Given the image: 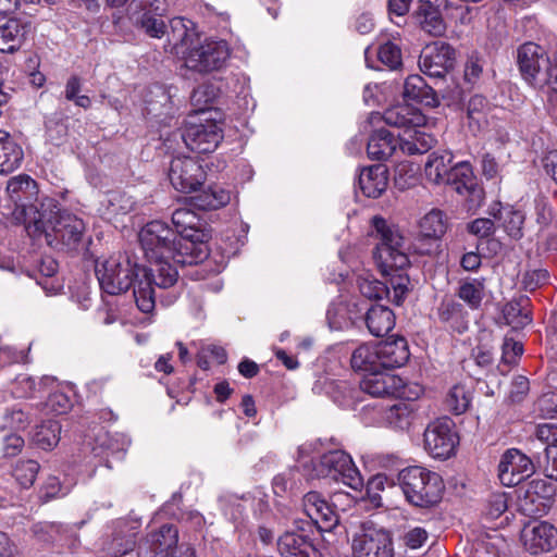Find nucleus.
I'll list each match as a JSON object with an SVG mask.
<instances>
[{
    "label": "nucleus",
    "mask_w": 557,
    "mask_h": 557,
    "mask_svg": "<svg viewBox=\"0 0 557 557\" xmlns=\"http://www.w3.org/2000/svg\"><path fill=\"white\" fill-rule=\"evenodd\" d=\"M372 227L380 239L373 250V258L385 281L359 277V290L366 298L375 300L387 298L400 306L410 286V278L406 273L410 260L405 237L397 226L388 224L382 216H373Z\"/></svg>",
    "instance_id": "1"
},
{
    "label": "nucleus",
    "mask_w": 557,
    "mask_h": 557,
    "mask_svg": "<svg viewBox=\"0 0 557 557\" xmlns=\"http://www.w3.org/2000/svg\"><path fill=\"white\" fill-rule=\"evenodd\" d=\"M138 239L148 260L171 258L175 264L194 265L208 259V245L195 247L193 243L182 242L177 234L163 221L153 220L139 232Z\"/></svg>",
    "instance_id": "2"
},
{
    "label": "nucleus",
    "mask_w": 557,
    "mask_h": 557,
    "mask_svg": "<svg viewBox=\"0 0 557 557\" xmlns=\"http://www.w3.org/2000/svg\"><path fill=\"white\" fill-rule=\"evenodd\" d=\"M27 231L35 237L44 235L49 246L66 251H78L86 242L85 222L66 210L36 208Z\"/></svg>",
    "instance_id": "3"
},
{
    "label": "nucleus",
    "mask_w": 557,
    "mask_h": 557,
    "mask_svg": "<svg viewBox=\"0 0 557 557\" xmlns=\"http://www.w3.org/2000/svg\"><path fill=\"white\" fill-rule=\"evenodd\" d=\"M398 483L406 499L413 506L430 508L442 499L444 484L436 472L413 466L398 473Z\"/></svg>",
    "instance_id": "4"
},
{
    "label": "nucleus",
    "mask_w": 557,
    "mask_h": 557,
    "mask_svg": "<svg viewBox=\"0 0 557 557\" xmlns=\"http://www.w3.org/2000/svg\"><path fill=\"white\" fill-rule=\"evenodd\" d=\"M171 260V258L150 259L149 268L140 265V278H138V285H135L134 298L141 312L150 313L154 309V287L166 289L177 283L178 272Z\"/></svg>",
    "instance_id": "5"
},
{
    "label": "nucleus",
    "mask_w": 557,
    "mask_h": 557,
    "mask_svg": "<svg viewBox=\"0 0 557 557\" xmlns=\"http://www.w3.org/2000/svg\"><path fill=\"white\" fill-rule=\"evenodd\" d=\"M95 273L104 293L120 295L138 285L140 265L128 255L119 253L102 262L96 261Z\"/></svg>",
    "instance_id": "6"
},
{
    "label": "nucleus",
    "mask_w": 557,
    "mask_h": 557,
    "mask_svg": "<svg viewBox=\"0 0 557 557\" xmlns=\"http://www.w3.org/2000/svg\"><path fill=\"white\" fill-rule=\"evenodd\" d=\"M312 479H324L361 491L363 478L355 466L350 455L343 450H331L310 462Z\"/></svg>",
    "instance_id": "7"
},
{
    "label": "nucleus",
    "mask_w": 557,
    "mask_h": 557,
    "mask_svg": "<svg viewBox=\"0 0 557 557\" xmlns=\"http://www.w3.org/2000/svg\"><path fill=\"white\" fill-rule=\"evenodd\" d=\"M231 55V49L225 40H206L189 48L184 55L187 70L209 74L222 70Z\"/></svg>",
    "instance_id": "8"
},
{
    "label": "nucleus",
    "mask_w": 557,
    "mask_h": 557,
    "mask_svg": "<svg viewBox=\"0 0 557 557\" xmlns=\"http://www.w3.org/2000/svg\"><path fill=\"white\" fill-rule=\"evenodd\" d=\"M459 436L451 419L444 417L428 424L423 433L424 449L430 456L445 460L455 454Z\"/></svg>",
    "instance_id": "9"
},
{
    "label": "nucleus",
    "mask_w": 557,
    "mask_h": 557,
    "mask_svg": "<svg viewBox=\"0 0 557 557\" xmlns=\"http://www.w3.org/2000/svg\"><path fill=\"white\" fill-rule=\"evenodd\" d=\"M203 166L194 158L178 156L171 160L169 178L172 186L182 193L198 191L206 181Z\"/></svg>",
    "instance_id": "10"
},
{
    "label": "nucleus",
    "mask_w": 557,
    "mask_h": 557,
    "mask_svg": "<svg viewBox=\"0 0 557 557\" xmlns=\"http://www.w3.org/2000/svg\"><path fill=\"white\" fill-rule=\"evenodd\" d=\"M456 51L447 42L435 41L426 45L419 57L421 72L431 78H444L454 67Z\"/></svg>",
    "instance_id": "11"
},
{
    "label": "nucleus",
    "mask_w": 557,
    "mask_h": 557,
    "mask_svg": "<svg viewBox=\"0 0 557 557\" xmlns=\"http://www.w3.org/2000/svg\"><path fill=\"white\" fill-rule=\"evenodd\" d=\"M550 55L546 49L533 41H525L517 48L516 62L523 81L531 87L539 85L543 67Z\"/></svg>",
    "instance_id": "12"
},
{
    "label": "nucleus",
    "mask_w": 557,
    "mask_h": 557,
    "mask_svg": "<svg viewBox=\"0 0 557 557\" xmlns=\"http://www.w3.org/2000/svg\"><path fill=\"white\" fill-rule=\"evenodd\" d=\"M363 533L352 541L355 557H394L393 542L389 532L376 530L370 524H361Z\"/></svg>",
    "instance_id": "13"
},
{
    "label": "nucleus",
    "mask_w": 557,
    "mask_h": 557,
    "mask_svg": "<svg viewBox=\"0 0 557 557\" xmlns=\"http://www.w3.org/2000/svg\"><path fill=\"white\" fill-rule=\"evenodd\" d=\"M181 137L189 150L197 153H210L223 139V133L215 122L207 120L206 123L187 125L182 131Z\"/></svg>",
    "instance_id": "14"
},
{
    "label": "nucleus",
    "mask_w": 557,
    "mask_h": 557,
    "mask_svg": "<svg viewBox=\"0 0 557 557\" xmlns=\"http://www.w3.org/2000/svg\"><path fill=\"white\" fill-rule=\"evenodd\" d=\"M535 471L533 461L516 448L507 449L498 463V478L505 486H516Z\"/></svg>",
    "instance_id": "15"
},
{
    "label": "nucleus",
    "mask_w": 557,
    "mask_h": 557,
    "mask_svg": "<svg viewBox=\"0 0 557 557\" xmlns=\"http://www.w3.org/2000/svg\"><path fill=\"white\" fill-rule=\"evenodd\" d=\"M177 88L162 84H152L145 95V111L147 115L164 123L176 112L175 98Z\"/></svg>",
    "instance_id": "16"
},
{
    "label": "nucleus",
    "mask_w": 557,
    "mask_h": 557,
    "mask_svg": "<svg viewBox=\"0 0 557 557\" xmlns=\"http://www.w3.org/2000/svg\"><path fill=\"white\" fill-rule=\"evenodd\" d=\"M520 537L524 548L533 555L557 547L555 524H523Z\"/></svg>",
    "instance_id": "17"
},
{
    "label": "nucleus",
    "mask_w": 557,
    "mask_h": 557,
    "mask_svg": "<svg viewBox=\"0 0 557 557\" xmlns=\"http://www.w3.org/2000/svg\"><path fill=\"white\" fill-rule=\"evenodd\" d=\"M177 543L178 530L175 524H160L146 534L139 547L149 550L150 557H169Z\"/></svg>",
    "instance_id": "18"
},
{
    "label": "nucleus",
    "mask_w": 557,
    "mask_h": 557,
    "mask_svg": "<svg viewBox=\"0 0 557 557\" xmlns=\"http://www.w3.org/2000/svg\"><path fill=\"white\" fill-rule=\"evenodd\" d=\"M172 223L177 237L185 242L193 243L195 247L207 245L209 235L198 227L199 216L187 208H178L172 213Z\"/></svg>",
    "instance_id": "19"
},
{
    "label": "nucleus",
    "mask_w": 557,
    "mask_h": 557,
    "mask_svg": "<svg viewBox=\"0 0 557 557\" xmlns=\"http://www.w3.org/2000/svg\"><path fill=\"white\" fill-rule=\"evenodd\" d=\"M435 314L438 322L451 332L462 334L469 327V312L454 298H443L436 307Z\"/></svg>",
    "instance_id": "20"
},
{
    "label": "nucleus",
    "mask_w": 557,
    "mask_h": 557,
    "mask_svg": "<svg viewBox=\"0 0 557 557\" xmlns=\"http://www.w3.org/2000/svg\"><path fill=\"white\" fill-rule=\"evenodd\" d=\"M447 0H419L417 17L421 28L432 36H442L446 24L442 17V8L447 7Z\"/></svg>",
    "instance_id": "21"
},
{
    "label": "nucleus",
    "mask_w": 557,
    "mask_h": 557,
    "mask_svg": "<svg viewBox=\"0 0 557 557\" xmlns=\"http://www.w3.org/2000/svg\"><path fill=\"white\" fill-rule=\"evenodd\" d=\"M400 144V134L394 135L385 128L374 131L368 140L367 153L371 160L387 161Z\"/></svg>",
    "instance_id": "22"
},
{
    "label": "nucleus",
    "mask_w": 557,
    "mask_h": 557,
    "mask_svg": "<svg viewBox=\"0 0 557 557\" xmlns=\"http://www.w3.org/2000/svg\"><path fill=\"white\" fill-rule=\"evenodd\" d=\"M401 385L398 376L382 373L376 370L367 373L360 381V389L373 397H385L395 395Z\"/></svg>",
    "instance_id": "23"
},
{
    "label": "nucleus",
    "mask_w": 557,
    "mask_h": 557,
    "mask_svg": "<svg viewBox=\"0 0 557 557\" xmlns=\"http://www.w3.org/2000/svg\"><path fill=\"white\" fill-rule=\"evenodd\" d=\"M381 370L403 367L409 360V348L404 337L377 343Z\"/></svg>",
    "instance_id": "24"
},
{
    "label": "nucleus",
    "mask_w": 557,
    "mask_h": 557,
    "mask_svg": "<svg viewBox=\"0 0 557 557\" xmlns=\"http://www.w3.org/2000/svg\"><path fill=\"white\" fill-rule=\"evenodd\" d=\"M387 168L381 163L362 169L358 183L363 195L369 198L380 197L387 187Z\"/></svg>",
    "instance_id": "25"
},
{
    "label": "nucleus",
    "mask_w": 557,
    "mask_h": 557,
    "mask_svg": "<svg viewBox=\"0 0 557 557\" xmlns=\"http://www.w3.org/2000/svg\"><path fill=\"white\" fill-rule=\"evenodd\" d=\"M405 100L421 103L430 108L440 104L436 91L420 75H410L404 84Z\"/></svg>",
    "instance_id": "26"
},
{
    "label": "nucleus",
    "mask_w": 557,
    "mask_h": 557,
    "mask_svg": "<svg viewBox=\"0 0 557 557\" xmlns=\"http://www.w3.org/2000/svg\"><path fill=\"white\" fill-rule=\"evenodd\" d=\"M384 122L393 127L404 128L405 133L424 124V115L410 106H397L386 110L383 114Z\"/></svg>",
    "instance_id": "27"
},
{
    "label": "nucleus",
    "mask_w": 557,
    "mask_h": 557,
    "mask_svg": "<svg viewBox=\"0 0 557 557\" xmlns=\"http://www.w3.org/2000/svg\"><path fill=\"white\" fill-rule=\"evenodd\" d=\"M24 160L22 147L11 135L0 129V174L8 175L17 170Z\"/></svg>",
    "instance_id": "28"
},
{
    "label": "nucleus",
    "mask_w": 557,
    "mask_h": 557,
    "mask_svg": "<svg viewBox=\"0 0 557 557\" xmlns=\"http://www.w3.org/2000/svg\"><path fill=\"white\" fill-rule=\"evenodd\" d=\"M418 416L417 403L398 400L385 410L384 419L389 426L404 431L409 429Z\"/></svg>",
    "instance_id": "29"
},
{
    "label": "nucleus",
    "mask_w": 557,
    "mask_h": 557,
    "mask_svg": "<svg viewBox=\"0 0 557 557\" xmlns=\"http://www.w3.org/2000/svg\"><path fill=\"white\" fill-rule=\"evenodd\" d=\"M366 324L373 336L382 337L394 329L395 314L386 306L372 305L367 311Z\"/></svg>",
    "instance_id": "30"
},
{
    "label": "nucleus",
    "mask_w": 557,
    "mask_h": 557,
    "mask_svg": "<svg viewBox=\"0 0 557 557\" xmlns=\"http://www.w3.org/2000/svg\"><path fill=\"white\" fill-rule=\"evenodd\" d=\"M28 25L17 18H10L0 26V51L12 53L20 49L26 34Z\"/></svg>",
    "instance_id": "31"
},
{
    "label": "nucleus",
    "mask_w": 557,
    "mask_h": 557,
    "mask_svg": "<svg viewBox=\"0 0 557 557\" xmlns=\"http://www.w3.org/2000/svg\"><path fill=\"white\" fill-rule=\"evenodd\" d=\"M278 548L283 557H321V553L311 542L295 533H286L280 537Z\"/></svg>",
    "instance_id": "32"
},
{
    "label": "nucleus",
    "mask_w": 557,
    "mask_h": 557,
    "mask_svg": "<svg viewBox=\"0 0 557 557\" xmlns=\"http://www.w3.org/2000/svg\"><path fill=\"white\" fill-rule=\"evenodd\" d=\"M302 507L310 522L329 521L334 518V522H339V517L334 511L332 505L321 497L318 492H309L304 496Z\"/></svg>",
    "instance_id": "33"
},
{
    "label": "nucleus",
    "mask_w": 557,
    "mask_h": 557,
    "mask_svg": "<svg viewBox=\"0 0 557 557\" xmlns=\"http://www.w3.org/2000/svg\"><path fill=\"white\" fill-rule=\"evenodd\" d=\"M455 295L471 310H479L485 296L484 278H462Z\"/></svg>",
    "instance_id": "34"
},
{
    "label": "nucleus",
    "mask_w": 557,
    "mask_h": 557,
    "mask_svg": "<svg viewBox=\"0 0 557 557\" xmlns=\"http://www.w3.org/2000/svg\"><path fill=\"white\" fill-rule=\"evenodd\" d=\"M351 369L356 372L370 373L381 370L377 344H361L351 354Z\"/></svg>",
    "instance_id": "35"
},
{
    "label": "nucleus",
    "mask_w": 557,
    "mask_h": 557,
    "mask_svg": "<svg viewBox=\"0 0 557 557\" xmlns=\"http://www.w3.org/2000/svg\"><path fill=\"white\" fill-rule=\"evenodd\" d=\"M32 423V413L18 404L8 406L0 411V430L24 431Z\"/></svg>",
    "instance_id": "36"
},
{
    "label": "nucleus",
    "mask_w": 557,
    "mask_h": 557,
    "mask_svg": "<svg viewBox=\"0 0 557 557\" xmlns=\"http://www.w3.org/2000/svg\"><path fill=\"white\" fill-rule=\"evenodd\" d=\"M529 299L527 297H520L507 302L502 312L503 319L507 325H510L513 330L523 329L532 322L530 311L528 310Z\"/></svg>",
    "instance_id": "37"
},
{
    "label": "nucleus",
    "mask_w": 557,
    "mask_h": 557,
    "mask_svg": "<svg viewBox=\"0 0 557 557\" xmlns=\"http://www.w3.org/2000/svg\"><path fill=\"white\" fill-rule=\"evenodd\" d=\"M453 154L448 151L432 152L424 165L426 177L435 184H444L453 166Z\"/></svg>",
    "instance_id": "38"
},
{
    "label": "nucleus",
    "mask_w": 557,
    "mask_h": 557,
    "mask_svg": "<svg viewBox=\"0 0 557 557\" xmlns=\"http://www.w3.org/2000/svg\"><path fill=\"white\" fill-rule=\"evenodd\" d=\"M447 231V218L442 210L432 209L419 221L422 238L441 239Z\"/></svg>",
    "instance_id": "39"
},
{
    "label": "nucleus",
    "mask_w": 557,
    "mask_h": 557,
    "mask_svg": "<svg viewBox=\"0 0 557 557\" xmlns=\"http://www.w3.org/2000/svg\"><path fill=\"white\" fill-rule=\"evenodd\" d=\"M408 138H404L400 136V150L408 154H422L432 149L436 143V139L425 132L418 129L414 127L411 132L408 133Z\"/></svg>",
    "instance_id": "40"
},
{
    "label": "nucleus",
    "mask_w": 557,
    "mask_h": 557,
    "mask_svg": "<svg viewBox=\"0 0 557 557\" xmlns=\"http://www.w3.org/2000/svg\"><path fill=\"white\" fill-rule=\"evenodd\" d=\"M60 433L61 425L59 421L48 420L35 428L32 442L40 449L50 450L58 445Z\"/></svg>",
    "instance_id": "41"
},
{
    "label": "nucleus",
    "mask_w": 557,
    "mask_h": 557,
    "mask_svg": "<svg viewBox=\"0 0 557 557\" xmlns=\"http://www.w3.org/2000/svg\"><path fill=\"white\" fill-rule=\"evenodd\" d=\"M230 201V193L214 185L200 190L193 197L194 206L201 210H215Z\"/></svg>",
    "instance_id": "42"
},
{
    "label": "nucleus",
    "mask_w": 557,
    "mask_h": 557,
    "mask_svg": "<svg viewBox=\"0 0 557 557\" xmlns=\"http://www.w3.org/2000/svg\"><path fill=\"white\" fill-rule=\"evenodd\" d=\"M475 178L471 164L462 161L450 168L448 176L445 177L444 184L458 193L459 190H463L467 185L472 186Z\"/></svg>",
    "instance_id": "43"
},
{
    "label": "nucleus",
    "mask_w": 557,
    "mask_h": 557,
    "mask_svg": "<svg viewBox=\"0 0 557 557\" xmlns=\"http://www.w3.org/2000/svg\"><path fill=\"white\" fill-rule=\"evenodd\" d=\"M541 81L534 89L542 91L549 100H553V97L557 96V44L549 60H547Z\"/></svg>",
    "instance_id": "44"
},
{
    "label": "nucleus",
    "mask_w": 557,
    "mask_h": 557,
    "mask_svg": "<svg viewBox=\"0 0 557 557\" xmlns=\"http://www.w3.org/2000/svg\"><path fill=\"white\" fill-rule=\"evenodd\" d=\"M127 527L128 524H124V528L115 530L108 544V549L116 557L132 552L136 545V533L133 528Z\"/></svg>",
    "instance_id": "45"
},
{
    "label": "nucleus",
    "mask_w": 557,
    "mask_h": 557,
    "mask_svg": "<svg viewBox=\"0 0 557 557\" xmlns=\"http://www.w3.org/2000/svg\"><path fill=\"white\" fill-rule=\"evenodd\" d=\"M552 502H545L541 497H532L523 493L518 496V509L522 515L536 521L545 516L552 507Z\"/></svg>",
    "instance_id": "46"
},
{
    "label": "nucleus",
    "mask_w": 557,
    "mask_h": 557,
    "mask_svg": "<svg viewBox=\"0 0 557 557\" xmlns=\"http://www.w3.org/2000/svg\"><path fill=\"white\" fill-rule=\"evenodd\" d=\"M67 117L61 111H55L45 119L46 134L51 141L60 145L67 136Z\"/></svg>",
    "instance_id": "47"
},
{
    "label": "nucleus",
    "mask_w": 557,
    "mask_h": 557,
    "mask_svg": "<svg viewBox=\"0 0 557 557\" xmlns=\"http://www.w3.org/2000/svg\"><path fill=\"white\" fill-rule=\"evenodd\" d=\"M40 465L34 459L18 460L13 468V476L24 488H29L35 483Z\"/></svg>",
    "instance_id": "48"
},
{
    "label": "nucleus",
    "mask_w": 557,
    "mask_h": 557,
    "mask_svg": "<svg viewBox=\"0 0 557 557\" xmlns=\"http://www.w3.org/2000/svg\"><path fill=\"white\" fill-rule=\"evenodd\" d=\"M471 393L463 385H455L446 397V405L455 414L466 412L471 404Z\"/></svg>",
    "instance_id": "49"
},
{
    "label": "nucleus",
    "mask_w": 557,
    "mask_h": 557,
    "mask_svg": "<svg viewBox=\"0 0 557 557\" xmlns=\"http://www.w3.org/2000/svg\"><path fill=\"white\" fill-rule=\"evenodd\" d=\"M490 111V102L486 97L482 95H474L470 98L467 106V115L470 123H475L480 128L483 123H486V115Z\"/></svg>",
    "instance_id": "50"
},
{
    "label": "nucleus",
    "mask_w": 557,
    "mask_h": 557,
    "mask_svg": "<svg viewBox=\"0 0 557 557\" xmlns=\"http://www.w3.org/2000/svg\"><path fill=\"white\" fill-rule=\"evenodd\" d=\"M519 493L531 495L532 497H541L543 500L553 503L555 493L554 486L545 480L537 479L525 483L519 488Z\"/></svg>",
    "instance_id": "51"
},
{
    "label": "nucleus",
    "mask_w": 557,
    "mask_h": 557,
    "mask_svg": "<svg viewBox=\"0 0 557 557\" xmlns=\"http://www.w3.org/2000/svg\"><path fill=\"white\" fill-rule=\"evenodd\" d=\"M139 27L150 37L161 38L166 32V24L161 17L145 12L138 20Z\"/></svg>",
    "instance_id": "52"
},
{
    "label": "nucleus",
    "mask_w": 557,
    "mask_h": 557,
    "mask_svg": "<svg viewBox=\"0 0 557 557\" xmlns=\"http://www.w3.org/2000/svg\"><path fill=\"white\" fill-rule=\"evenodd\" d=\"M215 97V90L211 85H200L190 95V102L196 112H205Z\"/></svg>",
    "instance_id": "53"
},
{
    "label": "nucleus",
    "mask_w": 557,
    "mask_h": 557,
    "mask_svg": "<svg viewBox=\"0 0 557 557\" xmlns=\"http://www.w3.org/2000/svg\"><path fill=\"white\" fill-rule=\"evenodd\" d=\"M12 394L16 398H33L37 394L36 380L28 374H20L12 384Z\"/></svg>",
    "instance_id": "54"
},
{
    "label": "nucleus",
    "mask_w": 557,
    "mask_h": 557,
    "mask_svg": "<svg viewBox=\"0 0 557 557\" xmlns=\"http://www.w3.org/2000/svg\"><path fill=\"white\" fill-rule=\"evenodd\" d=\"M525 215L518 210H508L504 216V227L506 233L516 240L523 237V223Z\"/></svg>",
    "instance_id": "55"
},
{
    "label": "nucleus",
    "mask_w": 557,
    "mask_h": 557,
    "mask_svg": "<svg viewBox=\"0 0 557 557\" xmlns=\"http://www.w3.org/2000/svg\"><path fill=\"white\" fill-rule=\"evenodd\" d=\"M377 57L383 64L392 70L398 69L403 63L401 50L392 41H387L380 46Z\"/></svg>",
    "instance_id": "56"
},
{
    "label": "nucleus",
    "mask_w": 557,
    "mask_h": 557,
    "mask_svg": "<svg viewBox=\"0 0 557 557\" xmlns=\"http://www.w3.org/2000/svg\"><path fill=\"white\" fill-rule=\"evenodd\" d=\"M507 497L504 493L492 494L484 505L483 515L486 519L496 520L507 511Z\"/></svg>",
    "instance_id": "57"
},
{
    "label": "nucleus",
    "mask_w": 557,
    "mask_h": 557,
    "mask_svg": "<svg viewBox=\"0 0 557 557\" xmlns=\"http://www.w3.org/2000/svg\"><path fill=\"white\" fill-rule=\"evenodd\" d=\"M25 446L24 438L18 432H9L2 436L1 451L3 457L12 458L22 453Z\"/></svg>",
    "instance_id": "58"
},
{
    "label": "nucleus",
    "mask_w": 557,
    "mask_h": 557,
    "mask_svg": "<svg viewBox=\"0 0 557 557\" xmlns=\"http://www.w3.org/2000/svg\"><path fill=\"white\" fill-rule=\"evenodd\" d=\"M36 187V182L32 180L28 175H18L12 177L7 185V191L11 195V198L14 201L21 199L20 193L27 194L32 189Z\"/></svg>",
    "instance_id": "59"
},
{
    "label": "nucleus",
    "mask_w": 557,
    "mask_h": 557,
    "mask_svg": "<svg viewBox=\"0 0 557 557\" xmlns=\"http://www.w3.org/2000/svg\"><path fill=\"white\" fill-rule=\"evenodd\" d=\"M549 274L545 269H533L524 272L521 284L525 290L533 292L548 282Z\"/></svg>",
    "instance_id": "60"
},
{
    "label": "nucleus",
    "mask_w": 557,
    "mask_h": 557,
    "mask_svg": "<svg viewBox=\"0 0 557 557\" xmlns=\"http://www.w3.org/2000/svg\"><path fill=\"white\" fill-rule=\"evenodd\" d=\"M457 194L465 197L468 210H476L484 201L485 193L483 188L478 184L476 180L473 181L472 186L467 185L463 190H459Z\"/></svg>",
    "instance_id": "61"
},
{
    "label": "nucleus",
    "mask_w": 557,
    "mask_h": 557,
    "mask_svg": "<svg viewBox=\"0 0 557 557\" xmlns=\"http://www.w3.org/2000/svg\"><path fill=\"white\" fill-rule=\"evenodd\" d=\"M67 493L69 488L63 487L57 476L50 475L41 487L39 497L44 502H49L53 498L65 496Z\"/></svg>",
    "instance_id": "62"
},
{
    "label": "nucleus",
    "mask_w": 557,
    "mask_h": 557,
    "mask_svg": "<svg viewBox=\"0 0 557 557\" xmlns=\"http://www.w3.org/2000/svg\"><path fill=\"white\" fill-rule=\"evenodd\" d=\"M467 230L470 234L475 235L481 240H486L494 234L495 225L491 219L480 218L469 223Z\"/></svg>",
    "instance_id": "63"
},
{
    "label": "nucleus",
    "mask_w": 557,
    "mask_h": 557,
    "mask_svg": "<svg viewBox=\"0 0 557 557\" xmlns=\"http://www.w3.org/2000/svg\"><path fill=\"white\" fill-rule=\"evenodd\" d=\"M539 462L545 475L557 481V445H546L544 460Z\"/></svg>",
    "instance_id": "64"
}]
</instances>
